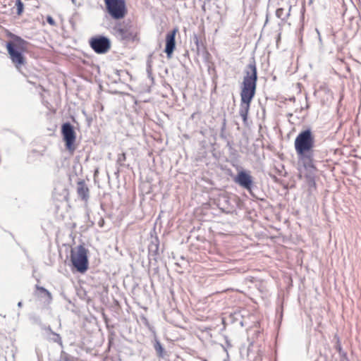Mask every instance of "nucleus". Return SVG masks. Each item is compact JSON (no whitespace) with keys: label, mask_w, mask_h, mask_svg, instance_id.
<instances>
[{"label":"nucleus","mask_w":361,"mask_h":361,"mask_svg":"<svg viewBox=\"0 0 361 361\" xmlns=\"http://www.w3.org/2000/svg\"><path fill=\"white\" fill-rule=\"evenodd\" d=\"M18 306L19 307H22V302H19L18 303Z\"/></svg>","instance_id":"6ab92c4d"},{"label":"nucleus","mask_w":361,"mask_h":361,"mask_svg":"<svg viewBox=\"0 0 361 361\" xmlns=\"http://www.w3.org/2000/svg\"><path fill=\"white\" fill-rule=\"evenodd\" d=\"M90 46L95 52L104 54L109 49L110 42L104 37H95L91 39Z\"/></svg>","instance_id":"0eeeda50"},{"label":"nucleus","mask_w":361,"mask_h":361,"mask_svg":"<svg viewBox=\"0 0 361 361\" xmlns=\"http://www.w3.org/2000/svg\"><path fill=\"white\" fill-rule=\"evenodd\" d=\"M314 143V137L310 130L300 132L296 137L294 142L295 149L299 158L302 160H308L307 163H304L305 167L311 169L313 171L315 170V167L311 157Z\"/></svg>","instance_id":"f257e3e1"},{"label":"nucleus","mask_w":361,"mask_h":361,"mask_svg":"<svg viewBox=\"0 0 361 361\" xmlns=\"http://www.w3.org/2000/svg\"><path fill=\"white\" fill-rule=\"evenodd\" d=\"M257 68L255 64H250L244 77L240 92V101L252 102L255 94L257 85Z\"/></svg>","instance_id":"7ed1b4c3"},{"label":"nucleus","mask_w":361,"mask_h":361,"mask_svg":"<svg viewBox=\"0 0 361 361\" xmlns=\"http://www.w3.org/2000/svg\"><path fill=\"white\" fill-rule=\"evenodd\" d=\"M62 135L66 142L67 149L70 151H73V143L75 140V135L70 123H66L62 126Z\"/></svg>","instance_id":"6e6552de"},{"label":"nucleus","mask_w":361,"mask_h":361,"mask_svg":"<svg viewBox=\"0 0 361 361\" xmlns=\"http://www.w3.org/2000/svg\"><path fill=\"white\" fill-rule=\"evenodd\" d=\"M251 102H243L240 101L239 114L243 120V122L245 123L247 119V115L250 110Z\"/></svg>","instance_id":"9b49d317"},{"label":"nucleus","mask_w":361,"mask_h":361,"mask_svg":"<svg viewBox=\"0 0 361 361\" xmlns=\"http://www.w3.org/2000/svg\"><path fill=\"white\" fill-rule=\"evenodd\" d=\"M15 6L16 7V13L20 16L23 12L24 5L20 0H16Z\"/></svg>","instance_id":"4468645a"},{"label":"nucleus","mask_w":361,"mask_h":361,"mask_svg":"<svg viewBox=\"0 0 361 361\" xmlns=\"http://www.w3.org/2000/svg\"><path fill=\"white\" fill-rule=\"evenodd\" d=\"M114 30L116 34L122 39H133L137 35L135 28L129 23H122L117 24Z\"/></svg>","instance_id":"423d86ee"},{"label":"nucleus","mask_w":361,"mask_h":361,"mask_svg":"<svg viewBox=\"0 0 361 361\" xmlns=\"http://www.w3.org/2000/svg\"><path fill=\"white\" fill-rule=\"evenodd\" d=\"M37 288L41 292L46 293L49 298H51V293L44 288L37 286Z\"/></svg>","instance_id":"f3484780"},{"label":"nucleus","mask_w":361,"mask_h":361,"mask_svg":"<svg viewBox=\"0 0 361 361\" xmlns=\"http://www.w3.org/2000/svg\"><path fill=\"white\" fill-rule=\"evenodd\" d=\"M71 1H72V2H73V4H74V3H75V0H71Z\"/></svg>","instance_id":"aec40b11"},{"label":"nucleus","mask_w":361,"mask_h":361,"mask_svg":"<svg viewBox=\"0 0 361 361\" xmlns=\"http://www.w3.org/2000/svg\"><path fill=\"white\" fill-rule=\"evenodd\" d=\"M126 153H122L118 155V160H117L118 163L122 164L124 161H126Z\"/></svg>","instance_id":"2eb2a0df"},{"label":"nucleus","mask_w":361,"mask_h":361,"mask_svg":"<svg viewBox=\"0 0 361 361\" xmlns=\"http://www.w3.org/2000/svg\"><path fill=\"white\" fill-rule=\"evenodd\" d=\"M88 250L83 245H78L71 250V261L80 273H85L88 269Z\"/></svg>","instance_id":"20e7f679"},{"label":"nucleus","mask_w":361,"mask_h":361,"mask_svg":"<svg viewBox=\"0 0 361 361\" xmlns=\"http://www.w3.org/2000/svg\"><path fill=\"white\" fill-rule=\"evenodd\" d=\"M106 11L114 19H121L127 14L125 0H104Z\"/></svg>","instance_id":"39448f33"},{"label":"nucleus","mask_w":361,"mask_h":361,"mask_svg":"<svg viewBox=\"0 0 361 361\" xmlns=\"http://www.w3.org/2000/svg\"><path fill=\"white\" fill-rule=\"evenodd\" d=\"M27 42L25 40L16 35L6 44L10 59L18 69L25 62L23 53L27 50Z\"/></svg>","instance_id":"f03ea898"},{"label":"nucleus","mask_w":361,"mask_h":361,"mask_svg":"<svg viewBox=\"0 0 361 361\" xmlns=\"http://www.w3.org/2000/svg\"><path fill=\"white\" fill-rule=\"evenodd\" d=\"M155 350L159 355H161L164 349L159 342H157V344L155 345Z\"/></svg>","instance_id":"dca6fc26"},{"label":"nucleus","mask_w":361,"mask_h":361,"mask_svg":"<svg viewBox=\"0 0 361 361\" xmlns=\"http://www.w3.org/2000/svg\"><path fill=\"white\" fill-rule=\"evenodd\" d=\"M47 21L49 24H50L51 25H55V21L53 19L52 17L51 16H47Z\"/></svg>","instance_id":"a211bd4d"},{"label":"nucleus","mask_w":361,"mask_h":361,"mask_svg":"<svg viewBox=\"0 0 361 361\" xmlns=\"http://www.w3.org/2000/svg\"><path fill=\"white\" fill-rule=\"evenodd\" d=\"M290 9L291 6L289 7L288 11H286L283 8H279L276 11V16L277 18L281 19L282 20H286L290 16Z\"/></svg>","instance_id":"ddd939ff"},{"label":"nucleus","mask_w":361,"mask_h":361,"mask_svg":"<svg viewBox=\"0 0 361 361\" xmlns=\"http://www.w3.org/2000/svg\"><path fill=\"white\" fill-rule=\"evenodd\" d=\"M177 29H174L171 32L168 33L166 36V48L165 52L166 53L167 57L171 58L176 47L175 37Z\"/></svg>","instance_id":"9d476101"},{"label":"nucleus","mask_w":361,"mask_h":361,"mask_svg":"<svg viewBox=\"0 0 361 361\" xmlns=\"http://www.w3.org/2000/svg\"><path fill=\"white\" fill-rule=\"evenodd\" d=\"M77 192L78 196L84 200H87L89 197V189L82 181L78 183Z\"/></svg>","instance_id":"f8f14e48"},{"label":"nucleus","mask_w":361,"mask_h":361,"mask_svg":"<svg viewBox=\"0 0 361 361\" xmlns=\"http://www.w3.org/2000/svg\"><path fill=\"white\" fill-rule=\"evenodd\" d=\"M234 181L243 188L250 190L252 184V178L250 172L240 171L234 178Z\"/></svg>","instance_id":"1a4fd4ad"}]
</instances>
